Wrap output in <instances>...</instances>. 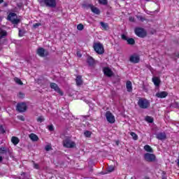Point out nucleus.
Wrapping results in <instances>:
<instances>
[{
    "label": "nucleus",
    "instance_id": "nucleus-7",
    "mask_svg": "<svg viewBox=\"0 0 179 179\" xmlns=\"http://www.w3.org/2000/svg\"><path fill=\"white\" fill-rule=\"evenodd\" d=\"M134 31L138 37L143 38L146 36V31L142 28H136Z\"/></svg>",
    "mask_w": 179,
    "mask_h": 179
},
{
    "label": "nucleus",
    "instance_id": "nucleus-4",
    "mask_svg": "<svg viewBox=\"0 0 179 179\" xmlns=\"http://www.w3.org/2000/svg\"><path fill=\"white\" fill-rule=\"evenodd\" d=\"M93 48L94 51L96 52L97 54L101 55L104 54V46L101 43H94Z\"/></svg>",
    "mask_w": 179,
    "mask_h": 179
},
{
    "label": "nucleus",
    "instance_id": "nucleus-35",
    "mask_svg": "<svg viewBox=\"0 0 179 179\" xmlns=\"http://www.w3.org/2000/svg\"><path fill=\"white\" fill-rule=\"evenodd\" d=\"M6 152V148L5 147H1L0 148V153L2 155Z\"/></svg>",
    "mask_w": 179,
    "mask_h": 179
},
{
    "label": "nucleus",
    "instance_id": "nucleus-19",
    "mask_svg": "<svg viewBox=\"0 0 179 179\" xmlns=\"http://www.w3.org/2000/svg\"><path fill=\"white\" fill-rule=\"evenodd\" d=\"M76 82L77 86H80V85L83 83V81L82 80V76H77L76 79Z\"/></svg>",
    "mask_w": 179,
    "mask_h": 179
},
{
    "label": "nucleus",
    "instance_id": "nucleus-36",
    "mask_svg": "<svg viewBox=\"0 0 179 179\" xmlns=\"http://www.w3.org/2000/svg\"><path fill=\"white\" fill-rule=\"evenodd\" d=\"M99 2L102 5H107V0H99Z\"/></svg>",
    "mask_w": 179,
    "mask_h": 179
},
{
    "label": "nucleus",
    "instance_id": "nucleus-22",
    "mask_svg": "<svg viewBox=\"0 0 179 179\" xmlns=\"http://www.w3.org/2000/svg\"><path fill=\"white\" fill-rule=\"evenodd\" d=\"M87 64H89V65H90L92 66L94 64V59L90 57L87 58Z\"/></svg>",
    "mask_w": 179,
    "mask_h": 179
},
{
    "label": "nucleus",
    "instance_id": "nucleus-18",
    "mask_svg": "<svg viewBox=\"0 0 179 179\" xmlns=\"http://www.w3.org/2000/svg\"><path fill=\"white\" fill-rule=\"evenodd\" d=\"M144 150L148 153H153V148H152V147H150L149 145H145L144 146Z\"/></svg>",
    "mask_w": 179,
    "mask_h": 179
},
{
    "label": "nucleus",
    "instance_id": "nucleus-21",
    "mask_svg": "<svg viewBox=\"0 0 179 179\" xmlns=\"http://www.w3.org/2000/svg\"><path fill=\"white\" fill-rule=\"evenodd\" d=\"M152 82L155 86H159L160 85V79L157 77L152 78Z\"/></svg>",
    "mask_w": 179,
    "mask_h": 179
},
{
    "label": "nucleus",
    "instance_id": "nucleus-3",
    "mask_svg": "<svg viewBox=\"0 0 179 179\" xmlns=\"http://www.w3.org/2000/svg\"><path fill=\"white\" fill-rule=\"evenodd\" d=\"M63 146L64 148H68L69 149H72L76 146V143L71 140V138H66L63 141Z\"/></svg>",
    "mask_w": 179,
    "mask_h": 179
},
{
    "label": "nucleus",
    "instance_id": "nucleus-1",
    "mask_svg": "<svg viewBox=\"0 0 179 179\" xmlns=\"http://www.w3.org/2000/svg\"><path fill=\"white\" fill-rule=\"evenodd\" d=\"M41 6H48V8H55L57 6V0H38Z\"/></svg>",
    "mask_w": 179,
    "mask_h": 179
},
{
    "label": "nucleus",
    "instance_id": "nucleus-16",
    "mask_svg": "<svg viewBox=\"0 0 179 179\" xmlns=\"http://www.w3.org/2000/svg\"><path fill=\"white\" fill-rule=\"evenodd\" d=\"M6 36H8V32L2 28H0V40L1 38H5Z\"/></svg>",
    "mask_w": 179,
    "mask_h": 179
},
{
    "label": "nucleus",
    "instance_id": "nucleus-29",
    "mask_svg": "<svg viewBox=\"0 0 179 179\" xmlns=\"http://www.w3.org/2000/svg\"><path fill=\"white\" fill-rule=\"evenodd\" d=\"M107 171H108V173H113V171H114V166H108L107 168Z\"/></svg>",
    "mask_w": 179,
    "mask_h": 179
},
{
    "label": "nucleus",
    "instance_id": "nucleus-33",
    "mask_svg": "<svg viewBox=\"0 0 179 179\" xmlns=\"http://www.w3.org/2000/svg\"><path fill=\"white\" fill-rule=\"evenodd\" d=\"M46 152H50V150H51V149H52V148L51 147V145H48L45 146V148Z\"/></svg>",
    "mask_w": 179,
    "mask_h": 179
},
{
    "label": "nucleus",
    "instance_id": "nucleus-46",
    "mask_svg": "<svg viewBox=\"0 0 179 179\" xmlns=\"http://www.w3.org/2000/svg\"><path fill=\"white\" fill-rule=\"evenodd\" d=\"M19 96L20 97H24V94H23L22 93H20Z\"/></svg>",
    "mask_w": 179,
    "mask_h": 179
},
{
    "label": "nucleus",
    "instance_id": "nucleus-41",
    "mask_svg": "<svg viewBox=\"0 0 179 179\" xmlns=\"http://www.w3.org/2000/svg\"><path fill=\"white\" fill-rule=\"evenodd\" d=\"M91 134H92V131H85L84 135H90Z\"/></svg>",
    "mask_w": 179,
    "mask_h": 179
},
{
    "label": "nucleus",
    "instance_id": "nucleus-54",
    "mask_svg": "<svg viewBox=\"0 0 179 179\" xmlns=\"http://www.w3.org/2000/svg\"><path fill=\"white\" fill-rule=\"evenodd\" d=\"M86 137L87 138H90V135H87Z\"/></svg>",
    "mask_w": 179,
    "mask_h": 179
},
{
    "label": "nucleus",
    "instance_id": "nucleus-27",
    "mask_svg": "<svg viewBox=\"0 0 179 179\" xmlns=\"http://www.w3.org/2000/svg\"><path fill=\"white\" fill-rule=\"evenodd\" d=\"M127 43L128 44H130V45H134L135 44V40H134V38H129L127 39Z\"/></svg>",
    "mask_w": 179,
    "mask_h": 179
},
{
    "label": "nucleus",
    "instance_id": "nucleus-13",
    "mask_svg": "<svg viewBox=\"0 0 179 179\" xmlns=\"http://www.w3.org/2000/svg\"><path fill=\"white\" fill-rule=\"evenodd\" d=\"M88 8H90V9H91L92 12L93 13H95V15H100V10L97 7H96L92 4H90V5H88Z\"/></svg>",
    "mask_w": 179,
    "mask_h": 179
},
{
    "label": "nucleus",
    "instance_id": "nucleus-14",
    "mask_svg": "<svg viewBox=\"0 0 179 179\" xmlns=\"http://www.w3.org/2000/svg\"><path fill=\"white\" fill-rule=\"evenodd\" d=\"M169 95V93H167V92H157L156 94V97H158V99H164L166 97H167V96Z\"/></svg>",
    "mask_w": 179,
    "mask_h": 179
},
{
    "label": "nucleus",
    "instance_id": "nucleus-5",
    "mask_svg": "<svg viewBox=\"0 0 179 179\" xmlns=\"http://www.w3.org/2000/svg\"><path fill=\"white\" fill-rule=\"evenodd\" d=\"M7 20L11 22L13 24H17L20 22L19 19H17V15L15 13H11L8 15Z\"/></svg>",
    "mask_w": 179,
    "mask_h": 179
},
{
    "label": "nucleus",
    "instance_id": "nucleus-28",
    "mask_svg": "<svg viewBox=\"0 0 179 179\" xmlns=\"http://www.w3.org/2000/svg\"><path fill=\"white\" fill-rule=\"evenodd\" d=\"M14 80L15 83H17V85H23V83L22 82V80L17 78H15Z\"/></svg>",
    "mask_w": 179,
    "mask_h": 179
},
{
    "label": "nucleus",
    "instance_id": "nucleus-30",
    "mask_svg": "<svg viewBox=\"0 0 179 179\" xmlns=\"http://www.w3.org/2000/svg\"><path fill=\"white\" fill-rule=\"evenodd\" d=\"M77 29H78V30L82 31V30H83V29H85V27L83 26V24H79L77 26Z\"/></svg>",
    "mask_w": 179,
    "mask_h": 179
},
{
    "label": "nucleus",
    "instance_id": "nucleus-55",
    "mask_svg": "<svg viewBox=\"0 0 179 179\" xmlns=\"http://www.w3.org/2000/svg\"><path fill=\"white\" fill-rule=\"evenodd\" d=\"M178 166L179 167V159H178Z\"/></svg>",
    "mask_w": 179,
    "mask_h": 179
},
{
    "label": "nucleus",
    "instance_id": "nucleus-6",
    "mask_svg": "<svg viewBox=\"0 0 179 179\" xmlns=\"http://www.w3.org/2000/svg\"><path fill=\"white\" fill-rule=\"evenodd\" d=\"M106 117L108 122L110 124H114V122H115V117H114V115H113L110 111L106 112Z\"/></svg>",
    "mask_w": 179,
    "mask_h": 179
},
{
    "label": "nucleus",
    "instance_id": "nucleus-45",
    "mask_svg": "<svg viewBox=\"0 0 179 179\" xmlns=\"http://www.w3.org/2000/svg\"><path fill=\"white\" fill-rule=\"evenodd\" d=\"M77 57H78V58H80V57H82V55L79 52H78Z\"/></svg>",
    "mask_w": 179,
    "mask_h": 179
},
{
    "label": "nucleus",
    "instance_id": "nucleus-47",
    "mask_svg": "<svg viewBox=\"0 0 179 179\" xmlns=\"http://www.w3.org/2000/svg\"><path fill=\"white\" fill-rule=\"evenodd\" d=\"M138 19H139L140 20H141V22H143V20H144L142 17H138Z\"/></svg>",
    "mask_w": 179,
    "mask_h": 179
},
{
    "label": "nucleus",
    "instance_id": "nucleus-58",
    "mask_svg": "<svg viewBox=\"0 0 179 179\" xmlns=\"http://www.w3.org/2000/svg\"><path fill=\"white\" fill-rule=\"evenodd\" d=\"M164 179H167V178H164Z\"/></svg>",
    "mask_w": 179,
    "mask_h": 179
},
{
    "label": "nucleus",
    "instance_id": "nucleus-43",
    "mask_svg": "<svg viewBox=\"0 0 179 179\" xmlns=\"http://www.w3.org/2000/svg\"><path fill=\"white\" fill-rule=\"evenodd\" d=\"M129 20L130 22H135V18L134 17H129Z\"/></svg>",
    "mask_w": 179,
    "mask_h": 179
},
{
    "label": "nucleus",
    "instance_id": "nucleus-8",
    "mask_svg": "<svg viewBox=\"0 0 179 179\" xmlns=\"http://www.w3.org/2000/svg\"><path fill=\"white\" fill-rule=\"evenodd\" d=\"M144 159L146 162H155L156 160V155L154 154L146 153L144 155Z\"/></svg>",
    "mask_w": 179,
    "mask_h": 179
},
{
    "label": "nucleus",
    "instance_id": "nucleus-23",
    "mask_svg": "<svg viewBox=\"0 0 179 179\" xmlns=\"http://www.w3.org/2000/svg\"><path fill=\"white\" fill-rule=\"evenodd\" d=\"M29 138L31 141H33L34 142L38 141V136H37V135H29Z\"/></svg>",
    "mask_w": 179,
    "mask_h": 179
},
{
    "label": "nucleus",
    "instance_id": "nucleus-56",
    "mask_svg": "<svg viewBox=\"0 0 179 179\" xmlns=\"http://www.w3.org/2000/svg\"><path fill=\"white\" fill-rule=\"evenodd\" d=\"M131 135H135V133H131Z\"/></svg>",
    "mask_w": 179,
    "mask_h": 179
},
{
    "label": "nucleus",
    "instance_id": "nucleus-38",
    "mask_svg": "<svg viewBox=\"0 0 179 179\" xmlns=\"http://www.w3.org/2000/svg\"><path fill=\"white\" fill-rule=\"evenodd\" d=\"M37 121L38 122H43V121H44V117L43 116H40L38 117Z\"/></svg>",
    "mask_w": 179,
    "mask_h": 179
},
{
    "label": "nucleus",
    "instance_id": "nucleus-44",
    "mask_svg": "<svg viewBox=\"0 0 179 179\" xmlns=\"http://www.w3.org/2000/svg\"><path fill=\"white\" fill-rule=\"evenodd\" d=\"M122 40H128L127 38V36H125V35H122Z\"/></svg>",
    "mask_w": 179,
    "mask_h": 179
},
{
    "label": "nucleus",
    "instance_id": "nucleus-9",
    "mask_svg": "<svg viewBox=\"0 0 179 179\" xmlns=\"http://www.w3.org/2000/svg\"><path fill=\"white\" fill-rule=\"evenodd\" d=\"M129 61L133 64H138L141 61V57L139 55L134 54L130 56Z\"/></svg>",
    "mask_w": 179,
    "mask_h": 179
},
{
    "label": "nucleus",
    "instance_id": "nucleus-2",
    "mask_svg": "<svg viewBox=\"0 0 179 179\" xmlns=\"http://www.w3.org/2000/svg\"><path fill=\"white\" fill-rule=\"evenodd\" d=\"M137 104L140 108H143V110H146V108L150 107V102L145 98H140Z\"/></svg>",
    "mask_w": 179,
    "mask_h": 179
},
{
    "label": "nucleus",
    "instance_id": "nucleus-25",
    "mask_svg": "<svg viewBox=\"0 0 179 179\" xmlns=\"http://www.w3.org/2000/svg\"><path fill=\"white\" fill-rule=\"evenodd\" d=\"M156 138L159 139V141H164L166 139V135H157Z\"/></svg>",
    "mask_w": 179,
    "mask_h": 179
},
{
    "label": "nucleus",
    "instance_id": "nucleus-20",
    "mask_svg": "<svg viewBox=\"0 0 179 179\" xmlns=\"http://www.w3.org/2000/svg\"><path fill=\"white\" fill-rule=\"evenodd\" d=\"M11 142L13 143V145H16L17 143H19V142H20V140H19V138L16 136H13L11 138Z\"/></svg>",
    "mask_w": 179,
    "mask_h": 179
},
{
    "label": "nucleus",
    "instance_id": "nucleus-40",
    "mask_svg": "<svg viewBox=\"0 0 179 179\" xmlns=\"http://www.w3.org/2000/svg\"><path fill=\"white\" fill-rule=\"evenodd\" d=\"M18 120H20V121H24V117L20 115L17 116Z\"/></svg>",
    "mask_w": 179,
    "mask_h": 179
},
{
    "label": "nucleus",
    "instance_id": "nucleus-51",
    "mask_svg": "<svg viewBox=\"0 0 179 179\" xmlns=\"http://www.w3.org/2000/svg\"><path fill=\"white\" fill-rule=\"evenodd\" d=\"M147 2H150V1H155V0H145Z\"/></svg>",
    "mask_w": 179,
    "mask_h": 179
},
{
    "label": "nucleus",
    "instance_id": "nucleus-37",
    "mask_svg": "<svg viewBox=\"0 0 179 179\" xmlns=\"http://www.w3.org/2000/svg\"><path fill=\"white\" fill-rule=\"evenodd\" d=\"M41 26V23L38 22V23H35L33 24V27H34V29H37V27Z\"/></svg>",
    "mask_w": 179,
    "mask_h": 179
},
{
    "label": "nucleus",
    "instance_id": "nucleus-34",
    "mask_svg": "<svg viewBox=\"0 0 179 179\" xmlns=\"http://www.w3.org/2000/svg\"><path fill=\"white\" fill-rule=\"evenodd\" d=\"M20 37H23L24 36V31H22L21 29H19V34H18Z\"/></svg>",
    "mask_w": 179,
    "mask_h": 179
},
{
    "label": "nucleus",
    "instance_id": "nucleus-31",
    "mask_svg": "<svg viewBox=\"0 0 179 179\" xmlns=\"http://www.w3.org/2000/svg\"><path fill=\"white\" fill-rule=\"evenodd\" d=\"M0 132L1 134H8L6 131H5L3 126H0Z\"/></svg>",
    "mask_w": 179,
    "mask_h": 179
},
{
    "label": "nucleus",
    "instance_id": "nucleus-42",
    "mask_svg": "<svg viewBox=\"0 0 179 179\" xmlns=\"http://www.w3.org/2000/svg\"><path fill=\"white\" fill-rule=\"evenodd\" d=\"M132 138L134 141H138V135H132Z\"/></svg>",
    "mask_w": 179,
    "mask_h": 179
},
{
    "label": "nucleus",
    "instance_id": "nucleus-52",
    "mask_svg": "<svg viewBox=\"0 0 179 179\" xmlns=\"http://www.w3.org/2000/svg\"><path fill=\"white\" fill-rule=\"evenodd\" d=\"M120 142L119 141H116V145H119Z\"/></svg>",
    "mask_w": 179,
    "mask_h": 179
},
{
    "label": "nucleus",
    "instance_id": "nucleus-17",
    "mask_svg": "<svg viewBox=\"0 0 179 179\" xmlns=\"http://www.w3.org/2000/svg\"><path fill=\"white\" fill-rule=\"evenodd\" d=\"M126 88L127 92H129V93L132 92V83L131 81H127L126 83Z\"/></svg>",
    "mask_w": 179,
    "mask_h": 179
},
{
    "label": "nucleus",
    "instance_id": "nucleus-49",
    "mask_svg": "<svg viewBox=\"0 0 179 179\" xmlns=\"http://www.w3.org/2000/svg\"><path fill=\"white\" fill-rule=\"evenodd\" d=\"M85 118H89V116H83V120Z\"/></svg>",
    "mask_w": 179,
    "mask_h": 179
},
{
    "label": "nucleus",
    "instance_id": "nucleus-50",
    "mask_svg": "<svg viewBox=\"0 0 179 179\" xmlns=\"http://www.w3.org/2000/svg\"><path fill=\"white\" fill-rule=\"evenodd\" d=\"M176 57H177L178 58H179V53H176Z\"/></svg>",
    "mask_w": 179,
    "mask_h": 179
},
{
    "label": "nucleus",
    "instance_id": "nucleus-24",
    "mask_svg": "<svg viewBox=\"0 0 179 179\" xmlns=\"http://www.w3.org/2000/svg\"><path fill=\"white\" fill-rule=\"evenodd\" d=\"M100 24H101V27H103V29H104V30H107V29H108V23H104L103 22H101Z\"/></svg>",
    "mask_w": 179,
    "mask_h": 179
},
{
    "label": "nucleus",
    "instance_id": "nucleus-48",
    "mask_svg": "<svg viewBox=\"0 0 179 179\" xmlns=\"http://www.w3.org/2000/svg\"><path fill=\"white\" fill-rule=\"evenodd\" d=\"M3 160V158L0 156V163H1V162H2Z\"/></svg>",
    "mask_w": 179,
    "mask_h": 179
},
{
    "label": "nucleus",
    "instance_id": "nucleus-10",
    "mask_svg": "<svg viewBox=\"0 0 179 179\" xmlns=\"http://www.w3.org/2000/svg\"><path fill=\"white\" fill-rule=\"evenodd\" d=\"M17 110L20 113H24L26 110H27V106H26V103H18L17 105Z\"/></svg>",
    "mask_w": 179,
    "mask_h": 179
},
{
    "label": "nucleus",
    "instance_id": "nucleus-53",
    "mask_svg": "<svg viewBox=\"0 0 179 179\" xmlns=\"http://www.w3.org/2000/svg\"><path fill=\"white\" fill-rule=\"evenodd\" d=\"M3 2V0H0V3H2Z\"/></svg>",
    "mask_w": 179,
    "mask_h": 179
},
{
    "label": "nucleus",
    "instance_id": "nucleus-12",
    "mask_svg": "<svg viewBox=\"0 0 179 179\" xmlns=\"http://www.w3.org/2000/svg\"><path fill=\"white\" fill-rule=\"evenodd\" d=\"M103 73L106 76H108V78H111L114 75V72L111 70V69L108 67L103 68Z\"/></svg>",
    "mask_w": 179,
    "mask_h": 179
},
{
    "label": "nucleus",
    "instance_id": "nucleus-11",
    "mask_svg": "<svg viewBox=\"0 0 179 179\" xmlns=\"http://www.w3.org/2000/svg\"><path fill=\"white\" fill-rule=\"evenodd\" d=\"M50 88L53 89V90H55V92H57V93H59V94H60V96H62L64 94L62 93V91H61V90L58 87V85H57L54 83H50Z\"/></svg>",
    "mask_w": 179,
    "mask_h": 179
},
{
    "label": "nucleus",
    "instance_id": "nucleus-15",
    "mask_svg": "<svg viewBox=\"0 0 179 179\" xmlns=\"http://www.w3.org/2000/svg\"><path fill=\"white\" fill-rule=\"evenodd\" d=\"M37 54L39 57H45V50L43 48H40L37 50Z\"/></svg>",
    "mask_w": 179,
    "mask_h": 179
},
{
    "label": "nucleus",
    "instance_id": "nucleus-32",
    "mask_svg": "<svg viewBox=\"0 0 179 179\" xmlns=\"http://www.w3.org/2000/svg\"><path fill=\"white\" fill-rule=\"evenodd\" d=\"M47 129L50 131H54V126L52 124H50L47 127Z\"/></svg>",
    "mask_w": 179,
    "mask_h": 179
},
{
    "label": "nucleus",
    "instance_id": "nucleus-26",
    "mask_svg": "<svg viewBox=\"0 0 179 179\" xmlns=\"http://www.w3.org/2000/svg\"><path fill=\"white\" fill-rule=\"evenodd\" d=\"M145 121H147V122L152 123V122H153V117H152L150 116H147L145 117Z\"/></svg>",
    "mask_w": 179,
    "mask_h": 179
},
{
    "label": "nucleus",
    "instance_id": "nucleus-39",
    "mask_svg": "<svg viewBox=\"0 0 179 179\" xmlns=\"http://www.w3.org/2000/svg\"><path fill=\"white\" fill-rule=\"evenodd\" d=\"M34 168L36 169V170H38L40 169L38 164H34Z\"/></svg>",
    "mask_w": 179,
    "mask_h": 179
},
{
    "label": "nucleus",
    "instance_id": "nucleus-57",
    "mask_svg": "<svg viewBox=\"0 0 179 179\" xmlns=\"http://www.w3.org/2000/svg\"><path fill=\"white\" fill-rule=\"evenodd\" d=\"M31 135H34V134H31Z\"/></svg>",
    "mask_w": 179,
    "mask_h": 179
}]
</instances>
